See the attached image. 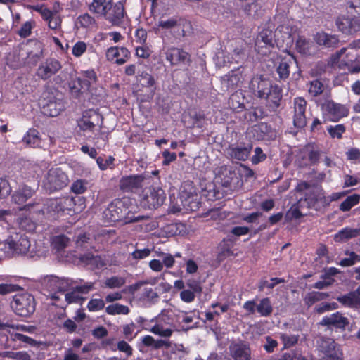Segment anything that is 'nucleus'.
<instances>
[{
	"label": "nucleus",
	"instance_id": "nucleus-1",
	"mask_svg": "<svg viewBox=\"0 0 360 360\" xmlns=\"http://www.w3.org/2000/svg\"><path fill=\"white\" fill-rule=\"evenodd\" d=\"M72 203V199L63 198L60 199H49L45 203L41 204L34 201L25 205V209L30 212H33L37 218L45 217L50 219H56L60 217L65 210Z\"/></svg>",
	"mask_w": 360,
	"mask_h": 360
},
{
	"label": "nucleus",
	"instance_id": "nucleus-2",
	"mask_svg": "<svg viewBox=\"0 0 360 360\" xmlns=\"http://www.w3.org/2000/svg\"><path fill=\"white\" fill-rule=\"evenodd\" d=\"M129 199H115L103 211V217L108 221H123L125 224L142 220L144 217L134 216L129 210Z\"/></svg>",
	"mask_w": 360,
	"mask_h": 360
},
{
	"label": "nucleus",
	"instance_id": "nucleus-3",
	"mask_svg": "<svg viewBox=\"0 0 360 360\" xmlns=\"http://www.w3.org/2000/svg\"><path fill=\"white\" fill-rule=\"evenodd\" d=\"M13 230V229H10L11 235L0 244V250L8 257L15 255H25L28 252L31 246L27 236L14 233Z\"/></svg>",
	"mask_w": 360,
	"mask_h": 360
},
{
	"label": "nucleus",
	"instance_id": "nucleus-4",
	"mask_svg": "<svg viewBox=\"0 0 360 360\" xmlns=\"http://www.w3.org/2000/svg\"><path fill=\"white\" fill-rule=\"evenodd\" d=\"M316 347L320 360H342L343 359L340 345L330 338H319L316 340Z\"/></svg>",
	"mask_w": 360,
	"mask_h": 360
},
{
	"label": "nucleus",
	"instance_id": "nucleus-5",
	"mask_svg": "<svg viewBox=\"0 0 360 360\" xmlns=\"http://www.w3.org/2000/svg\"><path fill=\"white\" fill-rule=\"evenodd\" d=\"M172 311H166L160 314L155 321V324L149 330L155 335L163 338H169L176 330V326Z\"/></svg>",
	"mask_w": 360,
	"mask_h": 360
},
{
	"label": "nucleus",
	"instance_id": "nucleus-6",
	"mask_svg": "<svg viewBox=\"0 0 360 360\" xmlns=\"http://www.w3.org/2000/svg\"><path fill=\"white\" fill-rule=\"evenodd\" d=\"M68 181V176L60 168L52 167L44 175L42 185L46 191L51 193L62 189Z\"/></svg>",
	"mask_w": 360,
	"mask_h": 360
},
{
	"label": "nucleus",
	"instance_id": "nucleus-7",
	"mask_svg": "<svg viewBox=\"0 0 360 360\" xmlns=\"http://www.w3.org/2000/svg\"><path fill=\"white\" fill-rule=\"evenodd\" d=\"M165 200V193L162 188L152 186L144 190L140 204L145 209H156L163 204Z\"/></svg>",
	"mask_w": 360,
	"mask_h": 360
},
{
	"label": "nucleus",
	"instance_id": "nucleus-8",
	"mask_svg": "<svg viewBox=\"0 0 360 360\" xmlns=\"http://www.w3.org/2000/svg\"><path fill=\"white\" fill-rule=\"evenodd\" d=\"M188 23L181 18H171L167 20H161L158 22L155 27L156 33L161 32H169L175 37H184L185 34V27H188Z\"/></svg>",
	"mask_w": 360,
	"mask_h": 360
},
{
	"label": "nucleus",
	"instance_id": "nucleus-9",
	"mask_svg": "<svg viewBox=\"0 0 360 360\" xmlns=\"http://www.w3.org/2000/svg\"><path fill=\"white\" fill-rule=\"evenodd\" d=\"M11 305L15 313L21 316H27L35 309L34 297L28 293L15 295Z\"/></svg>",
	"mask_w": 360,
	"mask_h": 360
},
{
	"label": "nucleus",
	"instance_id": "nucleus-10",
	"mask_svg": "<svg viewBox=\"0 0 360 360\" xmlns=\"http://www.w3.org/2000/svg\"><path fill=\"white\" fill-rule=\"evenodd\" d=\"M97 76L94 70L82 72L81 76L72 82V86L70 87L72 94L79 96L82 91H88L91 85L95 84Z\"/></svg>",
	"mask_w": 360,
	"mask_h": 360
},
{
	"label": "nucleus",
	"instance_id": "nucleus-11",
	"mask_svg": "<svg viewBox=\"0 0 360 360\" xmlns=\"http://www.w3.org/2000/svg\"><path fill=\"white\" fill-rule=\"evenodd\" d=\"M250 74V70L245 67H240L236 70H231L221 78V83L226 89H233L241 84Z\"/></svg>",
	"mask_w": 360,
	"mask_h": 360
},
{
	"label": "nucleus",
	"instance_id": "nucleus-12",
	"mask_svg": "<svg viewBox=\"0 0 360 360\" xmlns=\"http://www.w3.org/2000/svg\"><path fill=\"white\" fill-rule=\"evenodd\" d=\"M43 284L49 292L48 296L51 298V295L57 293L60 295L62 291H67L70 288L72 281L65 278H60L55 276H48L44 278Z\"/></svg>",
	"mask_w": 360,
	"mask_h": 360
},
{
	"label": "nucleus",
	"instance_id": "nucleus-13",
	"mask_svg": "<svg viewBox=\"0 0 360 360\" xmlns=\"http://www.w3.org/2000/svg\"><path fill=\"white\" fill-rule=\"evenodd\" d=\"M322 110L326 120L338 122L348 115V109L343 105L335 103L332 101H326L322 105Z\"/></svg>",
	"mask_w": 360,
	"mask_h": 360
},
{
	"label": "nucleus",
	"instance_id": "nucleus-14",
	"mask_svg": "<svg viewBox=\"0 0 360 360\" xmlns=\"http://www.w3.org/2000/svg\"><path fill=\"white\" fill-rule=\"evenodd\" d=\"M338 30L345 34H353L360 31V19L357 17H349L342 15L335 20Z\"/></svg>",
	"mask_w": 360,
	"mask_h": 360
},
{
	"label": "nucleus",
	"instance_id": "nucleus-15",
	"mask_svg": "<svg viewBox=\"0 0 360 360\" xmlns=\"http://www.w3.org/2000/svg\"><path fill=\"white\" fill-rule=\"evenodd\" d=\"M271 83L270 80L261 75L252 78L249 88L259 98H267L270 94Z\"/></svg>",
	"mask_w": 360,
	"mask_h": 360
},
{
	"label": "nucleus",
	"instance_id": "nucleus-16",
	"mask_svg": "<svg viewBox=\"0 0 360 360\" xmlns=\"http://www.w3.org/2000/svg\"><path fill=\"white\" fill-rule=\"evenodd\" d=\"M243 308L250 314L257 311L261 316H269L273 311L271 301L269 298L262 299L258 304L255 301H247L243 304Z\"/></svg>",
	"mask_w": 360,
	"mask_h": 360
},
{
	"label": "nucleus",
	"instance_id": "nucleus-17",
	"mask_svg": "<svg viewBox=\"0 0 360 360\" xmlns=\"http://www.w3.org/2000/svg\"><path fill=\"white\" fill-rule=\"evenodd\" d=\"M62 68L59 60L55 58L46 59L40 64L37 70V75L43 80H46L56 75Z\"/></svg>",
	"mask_w": 360,
	"mask_h": 360
},
{
	"label": "nucleus",
	"instance_id": "nucleus-18",
	"mask_svg": "<svg viewBox=\"0 0 360 360\" xmlns=\"http://www.w3.org/2000/svg\"><path fill=\"white\" fill-rule=\"evenodd\" d=\"M92 288V284H88L83 286H77L75 290L65 293V291L60 292V295L53 293L51 295V300H60L64 297L65 300L68 304L79 303L82 301V297L79 295V292H87Z\"/></svg>",
	"mask_w": 360,
	"mask_h": 360
},
{
	"label": "nucleus",
	"instance_id": "nucleus-19",
	"mask_svg": "<svg viewBox=\"0 0 360 360\" xmlns=\"http://www.w3.org/2000/svg\"><path fill=\"white\" fill-rule=\"evenodd\" d=\"M275 34L271 30H264L259 32L256 44V50L262 55H266L270 51V48L274 46V38Z\"/></svg>",
	"mask_w": 360,
	"mask_h": 360
},
{
	"label": "nucleus",
	"instance_id": "nucleus-20",
	"mask_svg": "<svg viewBox=\"0 0 360 360\" xmlns=\"http://www.w3.org/2000/svg\"><path fill=\"white\" fill-rule=\"evenodd\" d=\"M294 115L293 124L297 128H302L307 124L305 111L307 108V101L302 97L294 98Z\"/></svg>",
	"mask_w": 360,
	"mask_h": 360
},
{
	"label": "nucleus",
	"instance_id": "nucleus-21",
	"mask_svg": "<svg viewBox=\"0 0 360 360\" xmlns=\"http://www.w3.org/2000/svg\"><path fill=\"white\" fill-rule=\"evenodd\" d=\"M229 350L230 356L234 360H250L251 358L250 346L243 341L231 343Z\"/></svg>",
	"mask_w": 360,
	"mask_h": 360
},
{
	"label": "nucleus",
	"instance_id": "nucleus-22",
	"mask_svg": "<svg viewBox=\"0 0 360 360\" xmlns=\"http://www.w3.org/2000/svg\"><path fill=\"white\" fill-rule=\"evenodd\" d=\"M146 179L141 175H130L122 177L120 187L126 191L136 192L145 184Z\"/></svg>",
	"mask_w": 360,
	"mask_h": 360
},
{
	"label": "nucleus",
	"instance_id": "nucleus-23",
	"mask_svg": "<svg viewBox=\"0 0 360 360\" xmlns=\"http://www.w3.org/2000/svg\"><path fill=\"white\" fill-rule=\"evenodd\" d=\"M38 187L23 184L12 195V201L19 205H23L29 198L33 196Z\"/></svg>",
	"mask_w": 360,
	"mask_h": 360
},
{
	"label": "nucleus",
	"instance_id": "nucleus-24",
	"mask_svg": "<svg viewBox=\"0 0 360 360\" xmlns=\"http://www.w3.org/2000/svg\"><path fill=\"white\" fill-rule=\"evenodd\" d=\"M166 59L172 65H177L181 63H186L189 61L188 53L181 49L172 47L168 49L166 52Z\"/></svg>",
	"mask_w": 360,
	"mask_h": 360
},
{
	"label": "nucleus",
	"instance_id": "nucleus-25",
	"mask_svg": "<svg viewBox=\"0 0 360 360\" xmlns=\"http://www.w3.org/2000/svg\"><path fill=\"white\" fill-rule=\"evenodd\" d=\"M20 210L25 211L26 214H22L17 219V223L20 229L32 233L37 228V222L32 218L37 216L33 212H30L25 209V205L20 208Z\"/></svg>",
	"mask_w": 360,
	"mask_h": 360
},
{
	"label": "nucleus",
	"instance_id": "nucleus-26",
	"mask_svg": "<svg viewBox=\"0 0 360 360\" xmlns=\"http://www.w3.org/2000/svg\"><path fill=\"white\" fill-rule=\"evenodd\" d=\"M130 52L124 47L113 46L107 50L106 58L108 60H115L118 65L125 63L129 58Z\"/></svg>",
	"mask_w": 360,
	"mask_h": 360
},
{
	"label": "nucleus",
	"instance_id": "nucleus-27",
	"mask_svg": "<svg viewBox=\"0 0 360 360\" xmlns=\"http://www.w3.org/2000/svg\"><path fill=\"white\" fill-rule=\"evenodd\" d=\"M183 206L188 210H195L198 208L199 201L197 193L193 187L189 191L184 190L181 193Z\"/></svg>",
	"mask_w": 360,
	"mask_h": 360
},
{
	"label": "nucleus",
	"instance_id": "nucleus-28",
	"mask_svg": "<svg viewBox=\"0 0 360 360\" xmlns=\"http://www.w3.org/2000/svg\"><path fill=\"white\" fill-rule=\"evenodd\" d=\"M124 6L122 3L118 2L114 5L111 3L104 18L114 25H119L124 18Z\"/></svg>",
	"mask_w": 360,
	"mask_h": 360
},
{
	"label": "nucleus",
	"instance_id": "nucleus-29",
	"mask_svg": "<svg viewBox=\"0 0 360 360\" xmlns=\"http://www.w3.org/2000/svg\"><path fill=\"white\" fill-rule=\"evenodd\" d=\"M41 172V169L38 165L27 163L23 168L22 174L27 182H32V185L38 187V177Z\"/></svg>",
	"mask_w": 360,
	"mask_h": 360
},
{
	"label": "nucleus",
	"instance_id": "nucleus-30",
	"mask_svg": "<svg viewBox=\"0 0 360 360\" xmlns=\"http://www.w3.org/2000/svg\"><path fill=\"white\" fill-rule=\"evenodd\" d=\"M347 323V318L342 316L339 312L324 316L321 322L323 326H330L338 328H345Z\"/></svg>",
	"mask_w": 360,
	"mask_h": 360
},
{
	"label": "nucleus",
	"instance_id": "nucleus-31",
	"mask_svg": "<svg viewBox=\"0 0 360 360\" xmlns=\"http://www.w3.org/2000/svg\"><path fill=\"white\" fill-rule=\"evenodd\" d=\"M250 150V146H231L227 149V154L233 159L244 161L248 158Z\"/></svg>",
	"mask_w": 360,
	"mask_h": 360
},
{
	"label": "nucleus",
	"instance_id": "nucleus-32",
	"mask_svg": "<svg viewBox=\"0 0 360 360\" xmlns=\"http://www.w3.org/2000/svg\"><path fill=\"white\" fill-rule=\"evenodd\" d=\"M42 112L44 115L49 117H56L63 110V105L60 103L50 100L46 103H42Z\"/></svg>",
	"mask_w": 360,
	"mask_h": 360
},
{
	"label": "nucleus",
	"instance_id": "nucleus-33",
	"mask_svg": "<svg viewBox=\"0 0 360 360\" xmlns=\"http://www.w3.org/2000/svg\"><path fill=\"white\" fill-rule=\"evenodd\" d=\"M314 39L318 44L327 47L335 46L339 41L338 38L336 36L324 32L317 33L314 37Z\"/></svg>",
	"mask_w": 360,
	"mask_h": 360
},
{
	"label": "nucleus",
	"instance_id": "nucleus-34",
	"mask_svg": "<svg viewBox=\"0 0 360 360\" xmlns=\"http://www.w3.org/2000/svg\"><path fill=\"white\" fill-rule=\"evenodd\" d=\"M111 2L112 0H92L89 4V10L104 17Z\"/></svg>",
	"mask_w": 360,
	"mask_h": 360
},
{
	"label": "nucleus",
	"instance_id": "nucleus-35",
	"mask_svg": "<svg viewBox=\"0 0 360 360\" xmlns=\"http://www.w3.org/2000/svg\"><path fill=\"white\" fill-rule=\"evenodd\" d=\"M23 141L31 147H38L41 143L39 133L34 129H30L25 135Z\"/></svg>",
	"mask_w": 360,
	"mask_h": 360
},
{
	"label": "nucleus",
	"instance_id": "nucleus-36",
	"mask_svg": "<svg viewBox=\"0 0 360 360\" xmlns=\"http://www.w3.org/2000/svg\"><path fill=\"white\" fill-rule=\"evenodd\" d=\"M328 295L326 292L313 291L305 295L304 301L306 305L310 307L319 301L326 299Z\"/></svg>",
	"mask_w": 360,
	"mask_h": 360
},
{
	"label": "nucleus",
	"instance_id": "nucleus-37",
	"mask_svg": "<svg viewBox=\"0 0 360 360\" xmlns=\"http://www.w3.org/2000/svg\"><path fill=\"white\" fill-rule=\"evenodd\" d=\"M82 260L91 268L101 269L105 265L104 261L99 256L86 255L82 257Z\"/></svg>",
	"mask_w": 360,
	"mask_h": 360
},
{
	"label": "nucleus",
	"instance_id": "nucleus-38",
	"mask_svg": "<svg viewBox=\"0 0 360 360\" xmlns=\"http://www.w3.org/2000/svg\"><path fill=\"white\" fill-rule=\"evenodd\" d=\"M105 311L109 315H127L129 313V308L126 306L119 303H115L110 305H108L105 308Z\"/></svg>",
	"mask_w": 360,
	"mask_h": 360
},
{
	"label": "nucleus",
	"instance_id": "nucleus-39",
	"mask_svg": "<svg viewBox=\"0 0 360 360\" xmlns=\"http://www.w3.org/2000/svg\"><path fill=\"white\" fill-rule=\"evenodd\" d=\"M76 24L81 27L92 29L96 26V20L89 14L84 13L77 18Z\"/></svg>",
	"mask_w": 360,
	"mask_h": 360
},
{
	"label": "nucleus",
	"instance_id": "nucleus-40",
	"mask_svg": "<svg viewBox=\"0 0 360 360\" xmlns=\"http://www.w3.org/2000/svg\"><path fill=\"white\" fill-rule=\"evenodd\" d=\"M359 233V229H344L335 234V240L337 242H342L345 240L356 237Z\"/></svg>",
	"mask_w": 360,
	"mask_h": 360
},
{
	"label": "nucleus",
	"instance_id": "nucleus-41",
	"mask_svg": "<svg viewBox=\"0 0 360 360\" xmlns=\"http://www.w3.org/2000/svg\"><path fill=\"white\" fill-rule=\"evenodd\" d=\"M294 59L289 56V58L283 59L279 63L278 67L277 68V72L279 75V77L282 79L287 78L290 74V65L292 63Z\"/></svg>",
	"mask_w": 360,
	"mask_h": 360
},
{
	"label": "nucleus",
	"instance_id": "nucleus-42",
	"mask_svg": "<svg viewBox=\"0 0 360 360\" xmlns=\"http://www.w3.org/2000/svg\"><path fill=\"white\" fill-rule=\"evenodd\" d=\"M360 201L359 194H353L348 196L340 205V210L342 212H347L352 207L359 204Z\"/></svg>",
	"mask_w": 360,
	"mask_h": 360
},
{
	"label": "nucleus",
	"instance_id": "nucleus-43",
	"mask_svg": "<svg viewBox=\"0 0 360 360\" xmlns=\"http://www.w3.org/2000/svg\"><path fill=\"white\" fill-rule=\"evenodd\" d=\"M142 343L147 347H152L154 349H159L162 346H169V342L165 340H155L150 335H145L142 338Z\"/></svg>",
	"mask_w": 360,
	"mask_h": 360
},
{
	"label": "nucleus",
	"instance_id": "nucleus-44",
	"mask_svg": "<svg viewBox=\"0 0 360 360\" xmlns=\"http://www.w3.org/2000/svg\"><path fill=\"white\" fill-rule=\"evenodd\" d=\"M69 243V238L64 235L54 236L51 240L52 247L58 251L64 249L68 245Z\"/></svg>",
	"mask_w": 360,
	"mask_h": 360
},
{
	"label": "nucleus",
	"instance_id": "nucleus-45",
	"mask_svg": "<svg viewBox=\"0 0 360 360\" xmlns=\"http://www.w3.org/2000/svg\"><path fill=\"white\" fill-rule=\"evenodd\" d=\"M345 130V125L342 124L327 127V131L333 139H341Z\"/></svg>",
	"mask_w": 360,
	"mask_h": 360
},
{
	"label": "nucleus",
	"instance_id": "nucleus-46",
	"mask_svg": "<svg viewBox=\"0 0 360 360\" xmlns=\"http://www.w3.org/2000/svg\"><path fill=\"white\" fill-rule=\"evenodd\" d=\"M35 27V22L33 20H30L25 22L17 31V33L21 37L25 38L31 34L32 30Z\"/></svg>",
	"mask_w": 360,
	"mask_h": 360
},
{
	"label": "nucleus",
	"instance_id": "nucleus-47",
	"mask_svg": "<svg viewBox=\"0 0 360 360\" xmlns=\"http://www.w3.org/2000/svg\"><path fill=\"white\" fill-rule=\"evenodd\" d=\"M89 183L84 179H77L71 186V191L76 194L84 193L88 188Z\"/></svg>",
	"mask_w": 360,
	"mask_h": 360
},
{
	"label": "nucleus",
	"instance_id": "nucleus-48",
	"mask_svg": "<svg viewBox=\"0 0 360 360\" xmlns=\"http://www.w3.org/2000/svg\"><path fill=\"white\" fill-rule=\"evenodd\" d=\"M125 283V278L121 276H112L108 278L105 281V285L109 288H119Z\"/></svg>",
	"mask_w": 360,
	"mask_h": 360
},
{
	"label": "nucleus",
	"instance_id": "nucleus-49",
	"mask_svg": "<svg viewBox=\"0 0 360 360\" xmlns=\"http://www.w3.org/2000/svg\"><path fill=\"white\" fill-rule=\"evenodd\" d=\"M323 91V84L318 79L311 81L309 84L308 92L311 96H316Z\"/></svg>",
	"mask_w": 360,
	"mask_h": 360
},
{
	"label": "nucleus",
	"instance_id": "nucleus-50",
	"mask_svg": "<svg viewBox=\"0 0 360 360\" xmlns=\"http://www.w3.org/2000/svg\"><path fill=\"white\" fill-rule=\"evenodd\" d=\"M346 48H342L341 50L338 51L334 56L332 57V64L338 65L340 68H342V66H348L349 64L344 60L343 55L345 54L347 51Z\"/></svg>",
	"mask_w": 360,
	"mask_h": 360
},
{
	"label": "nucleus",
	"instance_id": "nucleus-51",
	"mask_svg": "<svg viewBox=\"0 0 360 360\" xmlns=\"http://www.w3.org/2000/svg\"><path fill=\"white\" fill-rule=\"evenodd\" d=\"M281 92L278 86H271L270 94L266 99H269L276 106L279 105V102L281 99Z\"/></svg>",
	"mask_w": 360,
	"mask_h": 360
},
{
	"label": "nucleus",
	"instance_id": "nucleus-52",
	"mask_svg": "<svg viewBox=\"0 0 360 360\" xmlns=\"http://www.w3.org/2000/svg\"><path fill=\"white\" fill-rule=\"evenodd\" d=\"M87 45L84 41L76 42L72 49V53L76 58L81 57L86 51Z\"/></svg>",
	"mask_w": 360,
	"mask_h": 360
},
{
	"label": "nucleus",
	"instance_id": "nucleus-53",
	"mask_svg": "<svg viewBox=\"0 0 360 360\" xmlns=\"http://www.w3.org/2000/svg\"><path fill=\"white\" fill-rule=\"evenodd\" d=\"M111 349L112 351L118 349L120 352L125 353L127 356H131L133 352L132 347L124 340L119 341L117 348L112 347Z\"/></svg>",
	"mask_w": 360,
	"mask_h": 360
},
{
	"label": "nucleus",
	"instance_id": "nucleus-54",
	"mask_svg": "<svg viewBox=\"0 0 360 360\" xmlns=\"http://www.w3.org/2000/svg\"><path fill=\"white\" fill-rule=\"evenodd\" d=\"M105 307V302L101 299H91L87 304V308L90 311H97L101 310Z\"/></svg>",
	"mask_w": 360,
	"mask_h": 360
},
{
	"label": "nucleus",
	"instance_id": "nucleus-55",
	"mask_svg": "<svg viewBox=\"0 0 360 360\" xmlns=\"http://www.w3.org/2000/svg\"><path fill=\"white\" fill-rule=\"evenodd\" d=\"M301 153L307 155L309 161L312 163L316 162L319 159V153L318 150H314L313 146H306Z\"/></svg>",
	"mask_w": 360,
	"mask_h": 360
},
{
	"label": "nucleus",
	"instance_id": "nucleus-56",
	"mask_svg": "<svg viewBox=\"0 0 360 360\" xmlns=\"http://www.w3.org/2000/svg\"><path fill=\"white\" fill-rule=\"evenodd\" d=\"M78 126L80 129L86 131H92L94 128L95 124L93 121L90 120V119L86 116H84L81 120L78 122Z\"/></svg>",
	"mask_w": 360,
	"mask_h": 360
},
{
	"label": "nucleus",
	"instance_id": "nucleus-57",
	"mask_svg": "<svg viewBox=\"0 0 360 360\" xmlns=\"http://www.w3.org/2000/svg\"><path fill=\"white\" fill-rule=\"evenodd\" d=\"M280 338L282 340L285 348L293 346L298 340L297 336L288 334H281Z\"/></svg>",
	"mask_w": 360,
	"mask_h": 360
},
{
	"label": "nucleus",
	"instance_id": "nucleus-58",
	"mask_svg": "<svg viewBox=\"0 0 360 360\" xmlns=\"http://www.w3.org/2000/svg\"><path fill=\"white\" fill-rule=\"evenodd\" d=\"M114 160L115 159L112 156H109L106 159L98 157L96 159V163L101 170H105L107 168L110 167L113 165Z\"/></svg>",
	"mask_w": 360,
	"mask_h": 360
},
{
	"label": "nucleus",
	"instance_id": "nucleus-59",
	"mask_svg": "<svg viewBox=\"0 0 360 360\" xmlns=\"http://www.w3.org/2000/svg\"><path fill=\"white\" fill-rule=\"evenodd\" d=\"M151 253L149 248L136 249L132 253L131 256L134 259H143L148 257Z\"/></svg>",
	"mask_w": 360,
	"mask_h": 360
},
{
	"label": "nucleus",
	"instance_id": "nucleus-60",
	"mask_svg": "<svg viewBox=\"0 0 360 360\" xmlns=\"http://www.w3.org/2000/svg\"><path fill=\"white\" fill-rule=\"evenodd\" d=\"M258 4L256 0H250L243 6V11L248 15H252L257 11Z\"/></svg>",
	"mask_w": 360,
	"mask_h": 360
},
{
	"label": "nucleus",
	"instance_id": "nucleus-61",
	"mask_svg": "<svg viewBox=\"0 0 360 360\" xmlns=\"http://www.w3.org/2000/svg\"><path fill=\"white\" fill-rule=\"evenodd\" d=\"M195 293V292L188 289L183 290L180 292V298L184 302L190 303L194 300Z\"/></svg>",
	"mask_w": 360,
	"mask_h": 360
},
{
	"label": "nucleus",
	"instance_id": "nucleus-62",
	"mask_svg": "<svg viewBox=\"0 0 360 360\" xmlns=\"http://www.w3.org/2000/svg\"><path fill=\"white\" fill-rule=\"evenodd\" d=\"M49 27L51 30H58L61 27V18L56 13L48 22Z\"/></svg>",
	"mask_w": 360,
	"mask_h": 360
},
{
	"label": "nucleus",
	"instance_id": "nucleus-63",
	"mask_svg": "<svg viewBox=\"0 0 360 360\" xmlns=\"http://www.w3.org/2000/svg\"><path fill=\"white\" fill-rule=\"evenodd\" d=\"M11 192V188L8 182L0 178V198L6 197Z\"/></svg>",
	"mask_w": 360,
	"mask_h": 360
},
{
	"label": "nucleus",
	"instance_id": "nucleus-64",
	"mask_svg": "<svg viewBox=\"0 0 360 360\" xmlns=\"http://www.w3.org/2000/svg\"><path fill=\"white\" fill-rule=\"evenodd\" d=\"M143 297L149 301H153L155 299L158 298V295L155 289L152 288H145L143 289Z\"/></svg>",
	"mask_w": 360,
	"mask_h": 360
}]
</instances>
